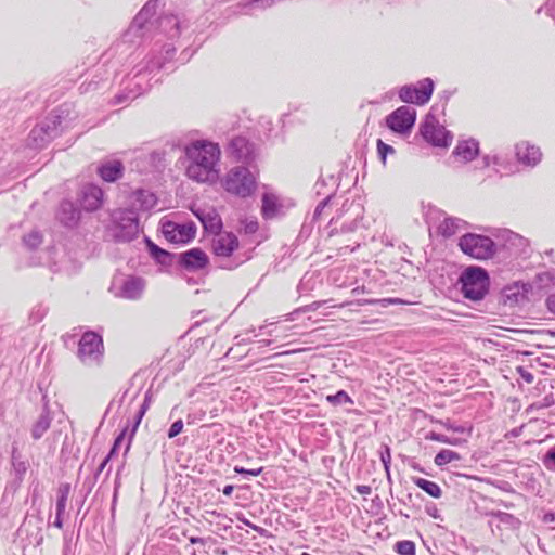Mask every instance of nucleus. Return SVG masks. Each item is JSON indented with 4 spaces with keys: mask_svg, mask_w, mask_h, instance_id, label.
I'll use <instances>...</instances> for the list:
<instances>
[{
    "mask_svg": "<svg viewBox=\"0 0 555 555\" xmlns=\"http://www.w3.org/2000/svg\"><path fill=\"white\" fill-rule=\"evenodd\" d=\"M185 176L197 183L214 184L220 178L221 150L217 143L196 140L184 149Z\"/></svg>",
    "mask_w": 555,
    "mask_h": 555,
    "instance_id": "nucleus-1",
    "label": "nucleus"
},
{
    "mask_svg": "<svg viewBox=\"0 0 555 555\" xmlns=\"http://www.w3.org/2000/svg\"><path fill=\"white\" fill-rule=\"evenodd\" d=\"M223 189L235 196L248 197L257 189L255 176L245 167H234L221 180Z\"/></svg>",
    "mask_w": 555,
    "mask_h": 555,
    "instance_id": "nucleus-2",
    "label": "nucleus"
},
{
    "mask_svg": "<svg viewBox=\"0 0 555 555\" xmlns=\"http://www.w3.org/2000/svg\"><path fill=\"white\" fill-rule=\"evenodd\" d=\"M465 298L480 300L489 291L490 279L487 271L480 267H468L460 278Z\"/></svg>",
    "mask_w": 555,
    "mask_h": 555,
    "instance_id": "nucleus-3",
    "label": "nucleus"
},
{
    "mask_svg": "<svg viewBox=\"0 0 555 555\" xmlns=\"http://www.w3.org/2000/svg\"><path fill=\"white\" fill-rule=\"evenodd\" d=\"M459 247L465 255L477 260L490 259L495 254V244L490 237L474 233L463 235Z\"/></svg>",
    "mask_w": 555,
    "mask_h": 555,
    "instance_id": "nucleus-4",
    "label": "nucleus"
},
{
    "mask_svg": "<svg viewBox=\"0 0 555 555\" xmlns=\"http://www.w3.org/2000/svg\"><path fill=\"white\" fill-rule=\"evenodd\" d=\"M420 134L435 147L448 149L453 141L452 133L433 114H427L421 122Z\"/></svg>",
    "mask_w": 555,
    "mask_h": 555,
    "instance_id": "nucleus-5",
    "label": "nucleus"
},
{
    "mask_svg": "<svg viewBox=\"0 0 555 555\" xmlns=\"http://www.w3.org/2000/svg\"><path fill=\"white\" fill-rule=\"evenodd\" d=\"M434 92V82L430 78L420 80L416 85H406L400 88L399 98L404 103L425 105Z\"/></svg>",
    "mask_w": 555,
    "mask_h": 555,
    "instance_id": "nucleus-6",
    "label": "nucleus"
},
{
    "mask_svg": "<svg viewBox=\"0 0 555 555\" xmlns=\"http://www.w3.org/2000/svg\"><path fill=\"white\" fill-rule=\"evenodd\" d=\"M387 127L395 133L408 135L411 133L415 121L416 111L410 106H400L390 113L386 119Z\"/></svg>",
    "mask_w": 555,
    "mask_h": 555,
    "instance_id": "nucleus-7",
    "label": "nucleus"
},
{
    "mask_svg": "<svg viewBox=\"0 0 555 555\" xmlns=\"http://www.w3.org/2000/svg\"><path fill=\"white\" fill-rule=\"evenodd\" d=\"M104 352L102 337L94 332H87L82 335L78 346V358L86 362L88 360H99Z\"/></svg>",
    "mask_w": 555,
    "mask_h": 555,
    "instance_id": "nucleus-8",
    "label": "nucleus"
},
{
    "mask_svg": "<svg viewBox=\"0 0 555 555\" xmlns=\"http://www.w3.org/2000/svg\"><path fill=\"white\" fill-rule=\"evenodd\" d=\"M163 234L171 243L185 244L195 237L196 227L192 222L179 224L166 221L163 223Z\"/></svg>",
    "mask_w": 555,
    "mask_h": 555,
    "instance_id": "nucleus-9",
    "label": "nucleus"
},
{
    "mask_svg": "<svg viewBox=\"0 0 555 555\" xmlns=\"http://www.w3.org/2000/svg\"><path fill=\"white\" fill-rule=\"evenodd\" d=\"M238 246L237 236L231 232H220L212 240V250L218 257H230Z\"/></svg>",
    "mask_w": 555,
    "mask_h": 555,
    "instance_id": "nucleus-10",
    "label": "nucleus"
},
{
    "mask_svg": "<svg viewBox=\"0 0 555 555\" xmlns=\"http://www.w3.org/2000/svg\"><path fill=\"white\" fill-rule=\"evenodd\" d=\"M516 156L520 163L534 166L541 160L542 154L538 146L528 141H521L516 144Z\"/></svg>",
    "mask_w": 555,
    "mask_h": 555,
    "instance_id": "nucleus-11",
    "label": "nucleus"
},
{
    "mask_svg": "<svg viewBox=\"0 0 555 555\" xmlns=\"http://www.w3.org/2000/svg\"><path fill=\"white\" fill-rule=\"evenodd\" d=\"M103 191L101 188L90 184L85 186L81 197V206L88 211L98 210L103 204Z\"/></svg>",
    "mask_w": 555,
    "mask_h": 555,
    "instance_id": "nucleus-12",
    "label": "nucleus"
},
{
    "mask_svg": "<svg viewBox=\"0 0 555 555\" xmlns=\"http://www.w3.org/2000/svg\"><path fill=\"white\" fill-rule=\"evenodd\" d=\"M181 258L183 267L189 270L204 269L209 262L206 253L199 248H192L183 253Z\"/></svg>",
    "mask_w": 555,
    "mask_h": 555,
    "instance_id": "nucleus-13",
    "label": "nucleus"
},
{
    "mask_svg": "<svg viewBox=\"0 0 555 555\" xmlns=\"http://www.w3.org/2000/svg\"><path fill=\"white\" fill-rule=\"evenodd\" d=\"M124 172V165L120 160H108L98 168L99 176L106 182H115Z\"/></svg>",
    "mask_w": 555,
    "mask_h": 555,
    "instance_id": "nucleus-14",
    "label": "nucleus"
},
{
    "mask_svg": "<svg viewBox=\"0 0 555 555\" xmlns=\"http://www.w3.org/2000/svg\"><path fill=\"white\" fill-rule=\"evenodd\" d=\"M261 202V215L264 219H273L281 212L282 203L278 195L264 193Z\"/></svg>",
    "mask_w": 555,
    "mask_h": 555,
    "instance_id": "nucleus-15",
    "label": "nucleus"
},
{
    "mask_svg": "<svg viewBox=\"0 0 555 555\" xmlns=\"http://www.w3.org/2000/svg\"><path fill=\"white\" fill-rule=\"evenodd\" d=\"M453 154L463 162L473 160L478 154V143L474 140H465L457 143Z\"/></svg>",
    "mask_w": 555,
    "mask_h": 555,
    "instance_id": "nucleus-16",
    "label": "nucleus"
},
{
    "mask_svg": "<svg viewBox=\"0 0 555 555\" xmlns=\"http://www.w3.org/2000/svg\"><path fill=\"white\" fill-rule=\"evenodd\" d=\"M412 481L415 486L425 491L429 496L435 499L441 498L442 490L438 483L421 477H413Z\"/></svg>",
    "mask_w": 555,
    "mask_h": 555,
    "instance_id": "nucleus-17",
    "label": "nucleus"
},
{
    "mask_svg": "<svg viewBox=\"0 0 555 555\" xmlns=\"http://www.w3.org/2000/svg\"><path fill=\"white\" fill-rule=\"evenodd\" d=\"M460 460L461 455L457 452L449 449H443L436 454L434 462L437 466H444L451 462Z\"/></svg>",
    "mask_w": 555,
    "mask_h": 555,
    "instance_id": "nucleus-18",
    "label": "nucleus"
},
{
    "mask_svg": "<svg viewBox=\"0 0 555 555\" xmlns=\"http://www.w3.org/2000/svg\"><path fill=\"white\" fill-rule=\"evenodd\" d=\"M459 225L457 221L453 218L443 219L438 225V233L443 237H451L457 232Z\"/></svg>",
    "mask_w": 555,
    "mask_h": 555,
    "instance_id": "nucleus-19",
    "label": "nucleus"
},
{
    "mask_svg": "<svg viewBox=\"0 0 555 555\" xmlns=\"http://www.w3.org/2000/svg\"><path fill=\"white\" fill-rule=\"evenodd\" d=\"M395 550L400 555H415V544L409 540H402L396 543Z\"/></svg>",
    "mask_w": 555,
    "mask_h": 555,
    "instance_id": "nucleus-20",
    "label": "nucleus"
},
{
    "mask_svg": "<svg viewBox=\"0 0 555 555\" xmlns=\"http://www.w3.org/2000/svg\"><path fill=\"white\" fill-rule=\"evenodd\" d=\"M326 400L332 404H338L341 402L350 403V404L353 403V400L345 390H339L335 395H328L326 397Z\"/></svg>",
    "mask_w": 555,
    "mask_h": 555,
    "instance_id": "nucleus-21",
    "label": "nucleus"
},
{
    "mask_svg": "<svg viewBox=\"0 0 555 555\" xmlns=\"http://www.w3.org/2000/svg\"><path fill=\"white\" fill-rule=\"evenodd\" d=\"M377 152H378V155H379L383 164H386L387 155L388 154H393L395 153V149L391 145L386 144L380 139H378L377 140Z\"/></svg>",
    "mask_w": 555,
    "mask_h": 555,
    "instance_id": "nucleus-22",
    "label": "nucleus"
},
{
    "mask_svg": "<svg viewBox=\"0 0 555 555\" xmlns=\"http://www.w3.org/2000/svg\"><path fill=\"white\" fill-rule=\"evenodd\" d=\"M426 439L427 440L437 441V442H441V443H446V444H457V442H459L456 439L452 440L448 436L442 435V434H438V433H435V431H430L426 436Z\"/></svg>",
    "mask_w": 555,
    "mask_h": 555,
    "instance_id": "nucleus-23",
    "label": "nucleus"
},
{
    "mask_svg": "<svg viewBox=\"0 0 555 555\" xmlns=\"http://www.w3.org/2000/svg\"><path fill=\"white\" fill-rule=\"evenodd\" d=\"M183 421L182 420H178L176 422H173L169 428V431H168V437L169 438H175L176 436H178L179 434L182 433L183 430Z\"/></svg>",
    "mask_w": 555,
    "mask_h": 555,
    "instance_id": "nucleus-24",
    "label": "nucleus"
},
{
    "mask_svg": "<svg viewBox=\"0 0 555 555\" xmlns=\"http://www.w3.org/2000/svg\"><path fill=\"white\" fill-rule=\"evenodd\" d=\"M543 463L546 467L555 469V446L547 451L544 456Z\"/></svg>",
    "mask_w": 555,
    "mask_h": 555,
    "instance_id": "nucleus-25",
    "label": "nucleus"
},
{
    "mask_svg": "<svg viewBox=\"0 0 555 555\" xmlns=\"http://www.w3.org/2000/svg\"><path fill=\"white\" fill-rule=\"evenodd\" d=\"M259 225L256 219L244 221V232L246 234H254L257 232Z\"/></svg>",
    "mask_w": 555,
    "mask_h": 555,
    "instance_id": "nucleus-26",
    "label": "nucleus"
},
{
    "mask_svg": "<svg viewBox=\"0 0 555 555\" xmlns=\"http://www.w3.org/2000/svg\"><path fill=\"white\" fill-rule=\"evenodd\" d=\"M126 431H127V428H125L115 439L114 441V446L106 459L105 462H107L113 455L114 453L116 452V450L118 449V447L120 446V443L122 442V440L125 439V436H126Z\"/></svg>",
    "mask_w": 555,
    "mask_h": 555,
    "instance_id": "nucleus-27",
    "label": "nucleus"
},
{
    "mask_svg": "<svg viewBox=\"0 0 555 555\" xmlns=\"http://www.w3.org/2000/svg\"><path fill=\"white\" fill-rule=\"evenodd\" d=\"M149 408H150V402H149L147 399H145L143 404L141 405V409H140V412H139V415H138V420H137L134 428H133V433L137 430L138 426L141 423L142 417L144 416V414L146 413Z\"/></svg>",
    "mask_w": 555,
    "mask_h": 555,
    "instance_id": "nucleus-28",
    "label": "nucleus"
},
{
    "mask_svg": "<svg viewBox=\"0 0 555 555\" xmlns=\"http://www.w3.org/2000/svg\"><path fill=\"white\" fill-rule=\"evenodd\" d=\"M356 491L361 495H370L372 493V488L367 485H358L356 487Z\"/></svg>",
    "mask_w": 555,
    "mask_h": 555,
    "instance_id": "nucleus-29",
    "label": "nucleus"
},
{
    "mask_svg": "<svg viewBox=\"0 0 555 555\" xmlns=\"http://www.w3.org/2000/svg\"><path fill=\"white\" fill-rule=\"evenodd\" d=\"M546 307H547V310L555 314V294L553 295H550L547 298H546Z\"/></svg>",
    "mask_w": 555,
    "mask_h": 555,
    "instance_id": "nucleus-30",
    "label": "nucleus"
},
{
    "mask_svg": "<svg viewBox=\"0 0 555 555\" xmlns=\"http://www.w3.org/2000/svg\"><path fill=\"white\" fill-rule=\"evenodd\" d=\"M382 462L385 466L386 469H388V465L390 463V460H391V454H390V449L389 448H386V452L382 454Z\"/></svg>",
    "mask_w": 555,
    "mask_h": 555,
    "instance_id": "nucleus-31",
    "label": "nucleus"
},
{
    "mask_svg": "<svg viewBox=\"0 0 555 555\" xmlns=\"http://www.w3.org/2000/svg\"><path fill=\"white\" fill-rule=\"evenodd\" d=\"M325 301H313L309 306H307L308 311H317Z\"/></svg>",
    "mask_w": 555,
    "mask_h": 555,
    "instance_id": "nucleus-32",
    "label": "nucleus"
},
{
    "mask_svg": "<svg viewBox=\"0 0 555 555\" xmlns=\"http://www.w3.org/2000/svg\"><path fill=\"white\" fill-rule=\"evenodd\" d=\"M262 470H263V467L247 469L246 475L256 477V476H259L262 473Z\"/></svg>",
    "mask_w": 555,
    "mask_h": 555,
    "instance_id": "nucleus-33",
    "label": "nucleus"
},
{
    "mask_svg": "<svg viewBox=\"0 0 555 555\" xmlns=\"http://www.w3.org/2000/svg\"><path fill=\"white\" fill-rule=\"evenodd\" d=\"M151 250H152V253H153L155 256H157V255H164V256H167V255H168L165 250H163V249L158 248L156 245H152Z\"/></svg>",
    "mask_w": 555,
    "mask_h": 555,
    "instance_id": "nucleus-34",
    "label": "nucleus"
},
{
    "mask_svg": "<svg viewBox=\"0 0 555 555\" xmlns=\"http://www.w3.org/2000/svg\"><path fill=\"white\" fill-rule=\"evenodd\" d=\"M65 506V498H61L59 501H57V509L59 512H61V509H63Z\"/></svg>",
    "mask_w": 555,
    "mask_h": 555,
    "instance_id": "nucleus-35",
    "label": "nucleus"
},
{
    "mask_svg": "<svg viewBox=\"0 0 555 555\" xmlns=\"http://www.w3.org/2000/svg\"><path fill=\"white\" fill-rule=\"evenodd\" d=\"M233 491V486L229 485V486H225L224 489H223V494L224 495H230Z\"/></svg>",
    "mask_w": 555,
    "mask_h": 555,
    "instance_id": "nucleus-36",
    "label": "nucleus"
},
{
    "mask_svg": "<svg viewBox=\"0 0 555 555\" xmlns=\"http://www.w3.org/2000/svg\"><path fill=\"white\" fill-rule=\"evenodd\" d=\"M234 472H235V473H237V474H244V475H246L247 469H246V468H244V467H241V466H235V467H234Z\"/></svg>",
    "mask_w": 555,
    "mask_h": 555,
    "instance_id": "nucleus-37",
    "label": "nucleus"
},
{
    "mask_svg": "<svg viewBox=\"0 0 555 555\" xmlns=\"http://www.w3.org/2000/svg\"><path fill=\"white\" fill-rule=\"evenodd\" d=\"M522 377H524V378H525V380H526V382H528V383H532V380H533V376H532V374H530V373L522 374Z\"/></svg>",
    "mask_w": 555,
    "mask_h": 555,
    "instance_id": "nucleus-38",
    "label": "nucleus"
},
{
    "mask_svg": "<svg viewBox=\"0 0 555 555\" xmlns=\"http://www.w3.org/2000/svg\"><path fill=\"white\" fill-rule=\"evenodd\" d=\"M129 284H132L134 286L139 285V281H135V280H131L128 282Z\"/></svg>",
    "mask_w": 555,
    "mask_h": 555,
    "instance_id": "nucleus-39",
    "label": "nucleus"
},
{
    "mask_svg": "<svg viewBox=\"0 0 555 555\" xmlns=\"http://www.w3.org/2000/svg\"><path fill=\"white\" fill-rule=\"evenodd\" d=\"M546 334L551 337H555V331H547Z\"/></svg>",
    "mask_w": 555,
    "mask_h": 555,
    "instance_id": "nucleus-40",
    "label": "nucleus"
},
{
    "mask_svg": "<svg viewBox=\"0 0 555 555\" xmlns=\"http://www.w3.org/2000/svg\"><path fill=\"white\" fill-rule=\"evenodd\" d=\"M130 221L133 223L134 228L137 229L138 228L137 219L132 218V219H130Z\"/></svg>",
    "mask_w": 555,
    "mask_h": 555,
    "instance_id": "nucleus-41",
    "label": "nucleus"
}]
</instances>
